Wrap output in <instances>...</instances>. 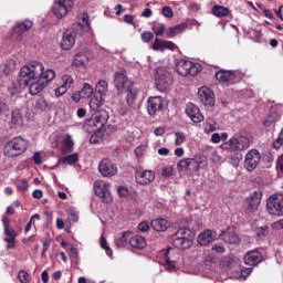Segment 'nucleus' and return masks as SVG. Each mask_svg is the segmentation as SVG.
Returning <instances> with one entry per match:
<instances>
[{"instance_id":"obj_47","label":"nucleus","mask_w":283,"mask_h":283,"mask_svg":"<svg viewBox=\"0 0 283 283\" xmlns=\"http://www.w3.org/2000/svg\"><path fill=\"white\" fill-rule=\"evenodd\" d=\"M189 233H191L189 229L181 228L175 233L174 238H188L187 235H189Z\"/></svg>"},{"instance_id":"obj_3","label":"nucleus","mask_w":283,"mask_h":283,"mask_svg":"<svg viewBox=\"0 0 283 283\" xmlns=\"http://www.w3.org/2000/svg\"><path fill=\"white\" fill-rule=\"evenodd\" d=\"M28 150V140L23 137L18 136L9 140L3 149L4 156L8 158H17V156H21L24 151Z\"/></svg>"},{"instance_id":"obj_45","label":"nucleus","mask_w":283,"mask_h":283,"mask_svg":"<svg viewBox=\"0 0 283 283\" xmlns=\"http://www.w3.org/2000/svg\"><path fill=\"white\" fill-rule=\"evenodd\" d=\"M18 277L20 280L21 283H28L30 282V274L23 270H21L19 273H18Z\"/></svg>"},{"instance_id":"obj_27","label":"nucleus","mask_w":283,"mask_h":283,"mask_svg":"<svg viewBox=\"0 0 283 283\" xmlns=\"http://www.w3.org/2000/svg\"><path fill=\"white\" fill-rule=\"evenodd\" d=\"M172 244L176 247V249H189L193 244V241H191L189 238L174 237Z\"/></svg>"},{"instance_id":"obj_59","label":"nucleus","mask_w":283,"mask_h":283,"mask_svg":"<svg viewBox=\"0 0 283 283\" xmlns=\"http://www.w3.org/2000/svg\"><path fill=\"white\" fill-rule=\"evenodd\" d=\"M14 240H17V237L4 238V242H8L7 249H12V247H14Z\"/></svg>"},{"instance_id":"obj_55","label":"nucleus","mask_w":283,"mask_h":283,"mask_svg":"<svg viewBox=\"0 0 283 283\" xmlns=\"http://www.w3.org/2000/svg\"><path fill=\"white\" fill-rule=\"evenodd\" d=\"M161 176L165 178H169V176H174V167H166L161 170Z\"/></svg>"},{"instance_id":"obj_41","label":"nucleus","mask_w":283,"mask_h":283,"mask_svg":"<svg viewBox=\"0 0 283 283\" xmlns=\"http://www.w3.org/2000/svg\"><path fill=\"white\" fill-rule=\"evenodd\" d=\"M99 140H103V129H97L91 137L90 143L96 145Z\"/></svg>"},{"instance_id":"obj_4","label":"nucleus","mask_w":283,"mask_h":283,"mask_svg":"<svg viewBox=\"0 0 283 283\" xmlns=\"http://www.w3.org/2000/svg\"><path fill=\"white\" fill-rule=\"evenodd\" d=\"M251 145L249 137H232L228 142L221 144V149L227 151H244Z\"/></svg>"},{"instance_id":"obj_63","label":"nucleus","mask_w":283,"mask_h":283,"mask_svg":"<svg viewBox=\"0 0 283 283\" xmlns=\"http://www.w3.org/2000/svg\"><path fill=\"white\" fill-rule=\"evenodd\" d=\"M212 251H216V253H224V251H227V249H224V247H222L220 244H214L212 247Z\"/></svg>"},{"instance_id":"obj_24","label":"nucleus","mask_w":283,"mask_h":283,"mask_svg":"<svg viewBox=\"0 0 283 283\" xmlns=\"http://www.w3.org/2000/svg\"><path fill=\"white\" fill-rule=\"evenodd\" d=\"M216 78L219 83H233L235 81V73L233 71H218L216 73Z\"/></svg>"},{"instance_id":"obj_20","label":"nucleus","mask_w":283,"mask_h":283,"mask_svg":"<svg viewBox=\"0 0 283 283\" xmlns=\"http://www.w3.org/2000/svg\"><path fill=\"white\" fill-rule=\"evenodd\" d=\"M216 238V231L208 229L198 235L197 241L200 247H207L208 244H211V242H213Z\"/></svg>"},{"instance_id":"obj_18","label":"nucleus","mask_w":283,"mask_h":283,"mask_svg":"<svg viewBox=\"0 0 283 283\" xmlns=\"http://www.w3.org/2000/svg\"><path fill=\"white\" fill-rule=\"evenodd\" d=\"M113 83L117 90V94H123V92H125L127 87H132V83L129 82L127 76L120 72L115 73Z\"/></svg>"},{"instance_id":"obj_52","label":"nucleus","mask_w":283,"mask_h":283,"mask_svg":"<svg viewBox=\"0 0 283 283\" xmlns=\"http://www.w3.org/2000/svg\"><path fill=\"white\" fill-rule=\"evenodd\" d=\"M17 187L19 191H25L29 187L28 181L25 179H20L17 181Z\"/></svg>"},{"instance_id":"obj_7","label":"nucleus","mask_w":283,"mask_h":283,"mask_svg":"<svg viewBox=\"0 0 283 283\" xmlns=\"http://www.w3.org/2000/svg\"><path fill=\"white\" fill-rule=\"evenodd\" d=\"M73 6L74 0H54L52 12L56 19H63V17H67Z\"/></svg>"},{"instance_id":"obj_64","label":"nucleus","mask_w":283,"mask_h":283,"mask_svg":"<svg viewBox=\"0 0 283 283\" xmlns=\"http://www.w3.org/2000/svg\"><path fill=\"white\" fill-rule=\"evenodd\" d=\"M276 169L283 174V156H280L277 161H276Z\"/></svg>"},{"instance_id":"obj_29","label":"nucleus","mask_w":283,"mask_h":283,"mask_svg":"<svg viewBox=\"0 0 283 283\" xmlns=\"http://www.w3.org/2000/svg\"><path fill=\"white\" fill-rule=\"evenodd\" d=\"M94 120L97 125L103 127L109 120V113L105 109H99L94 114Z\"/></svg>"},{"instance_id":"obj_19","label":"nucleus","mask_w":283,"mask_h":283,"mask_svg":"<svg viewBox=\"0 0 283 283\" xmlns=\"http://www.w3.org/2000/svg\"><path fill=\"white\" fill-rule=\"evenodd\" d=\"M186 114L189 116L192 123H202L205 120V116L200 113V108L196 106L193 103H189L186 107Z\"/></svg>"},{"instance_id":"obj_17","label":"nucleus","mask_w":283,"mask_h":283,"mask_svg":"<svg viewBox=\"0 0 283 283\" xmlns=\"http://www.w3.org/2000/svg\"><path fill=\"white\" fill-rule=\"evenodd\" d=\"M156 179V174L151 170H137L135 180L137 185H151Z\"/></svg>"},{"instance_id":"obj_61","label":"nucleus","mask_w":283,"mask_h":283,"mask_svg":"<svg viewBox=\"0 0 283 283\" xmlns=\"http://www.w3.org/2000/svg\"><path fill=\"white\" fill-rule=\"evenodd\" d=\"M138 229H139V231L145 233V232L149 231V224L147 222H140L138 224Z\"/></svg>"},{"instance_id":"obj_11","label":"nucleus","mask_w":283,"mask_h":283,"mask_svg":"<svg viewBox=\"0 0 283 283\" xmlns=\"http://www.w3.org/2000/svg\"><path fill=\"white\" fill-rule=\"evenodd\" d=\"M20 76V83L22 85H25V87H29V94H31V96H36V94H41L42 90H45V87H48L45 85V82H43V80L36 78V80H30L28 83H25V80Z\"/></svg>"},{"instance_id":"obj_10","label":"nucleus","mask_w":283,"mask_h":283,"mask_svg":"<svg viewBox=\"0 0 283 283\" xmlns=\"http://www.w3.org/2000/svg\"><path fill=\"white\" fill-rule=\"evenodd\" d=\"M261 161L262 155H260V151H258V149H251L245 155L244 168L247 171H254Z\"/></svg>"},{"instance_id":"obj_14","label":"nucleus","mask_w":283,"mask_h":283,"mask_svg":"<svg viewBox=\"0 0 283 283\" xmlns=\"http://www.w3.org/2000/svg\"><path fill=\"white\" fill-rule=\"evenodd\" d=\"M198 98L202 105L206 107H213L216 105V98L213 97V92L209 87L203 86L198 91Z\"/></svg>"},{"instance_id":"obj_34","label":"nucleus","mask_w":283,"mask_h":283,"mask_svg":"<svg viewBox=\"0 0 283 283\" xmlns=\"http://www.w3.org/2000/svg\"><path fill=\"white\" fill-rule=\"evenodd\" d=\"M96 92L101 95V98L107 94V90H109V84L105 80L98 81V83L95 86Z\"/></svg>"},{"instance_id":"obj_32","label":"nucleus","mask_w":283,"mask_h":283,"mask_svg":"<svg viewBox=\"0 0 283 283\" xmlns=\"http://www.w3.org/2000/svg\"><path fill=\"white\" fill-rule=\"evenodd\" d=\"M126 103L129 107L134 105V101H136V97L138 96V90H136L134 86H128L126 90Z\"/></svg>"},{"instance_id":"obj_44","label":"nucleus","mask_w":283,"mask_h":283,"mask_svg":"<svg viewBox=\"0 0 283 283\" xmlns=\"http://www.w3.org/2000/svg\"><path fill=\"white\" fill-rule=\"evenodd\" d=\"M153 30H154L156 36H163V34H165V24H163V23L154 24Z\"/></svg>"},{"instance_id":"obj_23","label":"nucleus","mask_w":283,"mask_h":283,"mask_svg":"<svg viewBox=\"0 0 283 283\" xmlns=\"http://www.w3.org/2000/svg\"><path fill=\"white\" fill-rule=\"evenodd\" d=\"M32 28V21L25 20L23 22H19L13 27V35L17 34L15 40L19 41L21 39V34L23 32H28Z\"/></svg>"},{"instance_id":"obj_53","label":"nucleus","mask_w":283,"mask_h":283,"mask_svg":"<svg viewBox=\"0 0 283 283\" xmlns=\"http://www.w3.org/2000/svg\"><path fill=\"white\" fill-rule=\"evenodd\" d=\"M64 147H66V149H72V147H74V140H72V135H66L64 139Z\"/></svg>"},{"instance_id":"obj_5","label":"nucleus","mask_w":283,"mask_h":283,"mask_svg":"<svg viewBox=\"0 0 283 283\" xmlns=\"http://www.w3.org/2000/svg\"><path fill=\"white\" fill-rule=\"evenodd\" d=\"M155 81L158 90H167V87L174 83V80L171 78V71L166 66L157 67Z\"/></svg>"},{"instance_id":"obj_57","label":"nucleus","mask_w":283,"mask_h":283,"mask_svg":"<svg viewBox=\"0 0 283 283\" xmlns=\"http://www.w3.org/2000/svg\"><path fill=\"white\" fill-rule=\"evenodd\" d=\"M118 195L120 196V198H127V196H129V189H127L126 187L120 186L118 188Z\"/></svg>"},{"instance_id":"obj_43","label":"nucleus","mask_w":283,"mask_h":283,"mask_svg":"<svg viewBox=\"0 0 283 283\" xmlns=\"http://www.w3.org/2000/svg\"><path fill=\"white\" fill-rule=\"evenodd\" d=\"M153 50L165 52V41H161L160 39L156 38L153 44Z\"/></svg>"},{"instance_id":"obj_33","label":"nucleus","mask_w":283,"mask_h":283,"mask_svg":"<svg viewBox=\"0 0 283 283\" xmlns=\"http://www.w3.org/2000/svg\"><path fill=\"white\" fill-rule=\"evenodd\" d=\"M73 65H76L77 67L87 65V55H85L83 52L75 54L73 59Z\"/></svg>"},{"instance_id":"obj_38","label":"nucleus","mask_w":283,"mask_h":283,"mask_svg":"<svg viewBox=\"0 0 283 283\" xmlns=\"http://www.w3.org/2000/svg\"><path fill=\"white\" fill-rule=\"evenodd\" d=\"M80 93L82 94V97L90 98V96L94 94V88H92V85H90L88 83H84Z\"/></svg>"},{"instance_id":"obj_9","label":"nucleus","mask_w":283,"mask_h":283,"mask_svg":"<svg viewBox=\"0 0 283 283\" xmlns=\"http://www.w3.org/2000/svg\"><path fill=\"white\" fill-rule=\"evenodd\" d=\"M176 70L180 76H196L198 74V66L189 60L177 62Z\"/></svg>"},{"instance_id":"obj_13","label":"nucleus","mask_w":283,"mask_h":283,"mask_svg":"<svg viewBox=\"0 0 283 283\" xmlns=\"http://www.w3.org/2000/svg\"><path fill=\"white\" fill-rule=\"evenodd\" d=\"M74 85V77L70 74H64L61 76V85L54 90L56 98L67 94V90Z\"/></svg>"},{"instance_id":"obj_51","label":"nucleus","mask_w":283,"mask_h":283,"mask_svg":"<svg viewBox=\"0 0 283 283\" xmlns=\"http://www.w3.org/2000/svg\"><path fill=\"white\" fill-rule=\"evenodd\" d=\"M4 234L8 238H17V232L8 224L4 226Z\"/></svg>"},{"instance_id":"obj_46","label":"nucleus","mask_w":283,"mask_h":283,"mask_svg":"<svg viewBox=\"0 0 283 283\" xmlns=\"http://www.w3.org/2000/svg\"><path fill=\"white\" fill-rule=\"evenodd\" d=\"M175 136H176L175 145L177 146L182 145V143L187 140L185 133H175Z\"/></svg>"},{"instance_id":"obj_21","label":"nucleus","mask_w":283,"mask_h":283,"mask_svg":"<svg viewBox=\"0 0 283 283\" xmlns=\"http://www.w3.org/2000/svg\"><path fill=\"white\" fill-rule=\"evenodd\" d=\"M178 171H193L196 174V161L193 158L180 159L177 164Z\"/></svg>"},{"instance_id":"obj_58","label":"nucleus","mask_w":283,"mask_h":283,"mask_svg":"<svg viewBox=\"0 0 283 283\" xmlns=\"http://www.w3.org/2000/svg\"><path fill=\"white\" fill-rule=\"evenodd\" d=\"M165 50L175 51L176 50V44L171 41H164V51Z\"/></svg>"},{"instance_id":"obj_2","label":"nucleus","mask_w":283,"mask_h":283,"mask_svg":"<svg viewBox=\"0 0 283 283\" xmlns=\"http://www.w3.org/2000/svg\"><path fill=\"white\" fill-rule=\"evenodd\" d=\"M90 14L83 13L80 18V22L73 24L72 29L66 30L63 33L61 48L62 50H72L74 43H76V36H81L90 32Z\"/></svg>"},{"instance_id":"obj_50","label":"nucleus","mask_w":283,"mask_h":283,"mask_svg":"<svg viewBox=\"0 0 283 283\" xmlns=\"http://www.w3.org/2000/svg\"><path fill=\"white\" fill-rule=\"evenodd\" d=\"M101 247L106 251V255H112V249L107 245V239L104 237L101 238Z\"/></svg>"},{"instance_id":"obj_60","label":"nucleus","mask_w":283,"mask_h":283,"mask_svg":"<svg viewBox=\"0 0 283 283\" xmlns=\"http://www.w3.org/2000/svg\"><path fill=\"white\" fill-rule=\"evenodd\" d=\"M166 268L168 271H176V262L170 261L169 259L166 260Z\"/></svg>"},{"instance_id":"obj_22","label":"nucleus","mask_w":283,"mask_h":283,"mask_svg":"<svg viewBox=\"0 0 283 283\" xmlns=\"http://www.w3.org/2000/svg\"><path fill=\"white\" fill-rule=\"evenodd\" d=\"M244 262L248 264V266H255L262 262V254L255 250H252L244 255Z\"/></svg>"},{"instance_id":"obj_42","label":"nucleus","mask_w":283,"mask_h":283,"mask_svg":"<svg viewBox=\"0 0 283 283\" xmlns=\"http://www.w3.org/2000/svg\"><path fill=\"white\" fill-rule=\"evenodd\" d=\"M254 231H255L256 238H266V235L270 233L268 226L256 228Z\"/></svg>"},{"instance_id":"obj_31","label":"nucleus","mask_w":283,"mask_h":283,"mask_svg":"<svg viewBox=\"0 0 283 283\" xmlns=\"http://www.w3.org/2000/svg\"><path fill=\"white\" fill-rule=\"evenodd\" d=\"M186 28H187V23H181L175 27H170L166 31V36L168 39H174V36H177V34H180V32H182Z\"/></svg>"},{"instance_id":"obj_15","label":"nucleus","mask_w":283,"mask_h":283,"mask_svg":"<svg viewBox=\"0 0 283 283\" xmlns=\"http://www.w3.org/2000/svg\"><path fill=\"white\" fill-rule=\"evenodd\" d=\"M147 103L149 116H156L158 112H163V109H165V99L160 96L149 97Z\"/></svg>"},{"instance_id":"obj_40","label":"nucleus","mask_w":283,"mask_h":283,"mask_svg":"<svg viewBox=\"0 0 283 283\" xmlns=\"http://www.w3.org/2000/svg\"><path fill=\"white\" fill-rule=\"evenodd\" d=\"M64 165H76L78 163V156L76 154L69 155L61 159Z\"/></svg>"},{"instance_id":"obj_26","label":"nucleus","mask_w":283,"mask_h":283,"mask_svg":"<svg viewBox=\"0 0 283 283\" xmlns=\"http://www.w3.org/2000/svg\"><path fill=\"white\" fill-rule=\"evenodd\" d=\"M220 238L226 242V244H240V237H238L235 232H222Z\"/></svg>"},{"instance_id":"obj_56","label":"nucleus","mask_w":283,"mask_h":283,"mask_svg":"<svg viewBox=\"0 0 283 283\" xmlns=\"http://www.w3.org/2000/svg\"><path fill=\"white\" fill-rule=\"evenodd\" d=\"M69 220L71 222H78V213H76L75 210H70L69 211Z\"/></svg>"},{"instance_id":"obj_30","label":"nucleus","mask_w":283,"mask_h":283,"mask_svg":"<svg viewBox=\"0 0 283 283\" xmlns=\"http://www.w3.org/2000/svg\"><path fill=\"white\" fill-rule=\"evenodd\" d=\"M129 244L133 249H145L147 247V240L145 237L134 235L129 238Z\"/></svg>"},{"instance_id":"obj_8","label":"nucleus","mask_w":283,"mask_h":283,"mask_svg":"<svg viewBox=\"0 0 283 283\" xmlns=\"http://www.w3.org/2000/svg\"><path fill=\"white\" fill-rule=\"evenodd\" d=\"M95 195L102 199L103 202L109 205L114 199L112 198V192H109V184L103 180L94 182Z\"/></svg>"},{"instance_id":"obj_16","label":"nucleus","mask_w":283,"mask_h":283,"mask_svg":"<svg viewBox=\"0 0 283 283\" xmlns=\"http://www.w3.org/2000/svg\"><path fill=\"white\" fill-rule=\"evenodd\" d=\"M262 202V190H254L252 196L248 199V207L245 208V213H255L258 207Z\"/></svg>"},{"instance_id":"obj_49","label":"nucleus","mask_w":283,"mask_h":283,"mask_svg":"<svg viewBox=\"0 0 283 283\" xmlns=\"http://www.w3.org/2000/svg\"><path fill=\"white\" fill-rule=\"evenodd\" d=\"M240 160H242V154H234V156L230 157V165H233V167H235L240 164Z\"/></svg>"},{"instance_id":"obj_36","label":"nucleus","mask_w":283,"mask_h":283,"mask_svg":"<svg viewBox=\"0 0 283 283\" xmlns=\"http://www.w3.org/2000/svg\"><path fill=\"white\" fill-rule=\"evenodd\" d=\"M279 120L280 118L277 117V113L272 112L265 117L263 125L264 127H271V125H275Z\"/></svg>"},{"instance_id":"obj_37","label":"nucleus","mask_w":283,"mask_h":283,"mask_svg":"<svg viewBox=\"0 0 283 283\" xmlns=\"http://www.w3.org/2000/svg\"><path fill=\"white\" fill-rule=\"evenodd\" d=\"M212 14H214V17H219V18L228 17L229 9L226 7H222V6H214L212 8Z\"/></svg>"},{"instance_id":"obj_39","label":"nucleus","mask_w":283,"mask_h":283,"mask_svg":"<svg viewBox=\"0 0 283 283\" xmlns=\"http://www.w3.org/2000/svg\"><path fill=\"white\" fill-rule=\"evenodd\" d=\"M88 105L93 112H96L103 105V101H101V97L94 96L91 98Z\"/></svg>"},{"instance_id":"obj_54","label":"nucleus","mask_w":283,"mask_h":283,"mask_svg":"<svg viewBox=\"0 0 283 283\" xmlns=\"http://www.w3.org/2000/svg\"><path fill=\"white\" fill-rule=\"evenodd\" d=\"M151 39H154V33H151L149 31L142 33V41L144 43H149V41H151Z\"/></svg>"},{"instance_id":"obj_1","label":"nucleus","mask_w":283,"mask_h":283,"mask_svg":"<svg viewBox=\"0 0 283 283\" xmlns=\"http://www.w3.org/2000/svg\"><path fill=\"white\" fill-rule=\"evenodd\" d=\"M44 70L43 63L32 61L21 67L20 76L24 80V83H28L29 81H36V78H39L48 86L51 81H54L56 77V72L52 69H48L46 71Z\"/></svg>"},{"instance_id":"obj_62","label":"nucleus","mask_w":283,"mask_h":283,"mask_svg":"<svg viewBox=\"0 0 283 283\" xmlns=\"http://www.w3.org/2000/svg\"><path fill=\"white\" fill-rule=\"evenodd\" d=\"M282 145H283V138L279 136L275 139V142L273 143V147H274V149H280V147H282Z\"/></svg>"},{"instance_id":"obj_28","label":"nucleus","mask_w":283,"mask_h":283,"mask_svg":"<svg viewBox=\"0 0 283 283\" xmlns=\"http://www.w3.org/2000/svg\"><path fill=\"white\" fill-rule=\"evenodd\" d=\"M195 160V174H199L200 169H207L209 163L207 160V156L199 155L193 158Z\"/></svg>"},{"instance_id":"obj_6","label":"nucleus","mask_w":283,"mask_h":283,"mask_svg":"<svg viewBox=\"0 0 283 283\" xmlns=\"http://www.w3.org/2000/svg\"><path fill=\"white\" fill-rule=\"evenodd\" d=\"M270 216H283V195L274 193L266 201Z\"/></svg>"},{"instance_id":"obj_12","label":"nucleus","mask_w":283,"mask_h":283,"mask_svg":"<svg viewBox=\"0 0 283 283\" xmlns=\"http://www.w3.org/2000/svg\"><path fill=\"white\" fill-rule=\"evenodd\" d=\"M98 171L104 178H112V176L118 174V167L112 160L104 158L98 164Z\"/></svg>"},{"instance_id":"obj_48","label":"nucleus","mask_w":283,"mask_h":283,"mask_svg":"<svg viewBox=\"0 0 283 283\" xmlns=\"http://www.w3.org/2000/svg\"><path fill=\"white\" fill-rule=\"evenodd\" d=\"M163 14L166 17V19H174V10L171 7L166 6L161 9Z\"/></svg>"},{"instance_id":"obj_35","label":"nucleus","mask_w":283,"mask_h":283,"mask_svg":"<svg viewBox=\"0 0 283 283\" xmlns=\"http://www.w3.org/2000/svg\"><path fill=\"white\" fill-rule=\"evenodd\" d=\"M130 232H122V235L116 239L115 244L117 249H123L127 245Z\"/></svg>"},{"instance_id":"obj_25","label":"nucleus","mask_w":283,"mask_h":283,"mask_svg":"<svg viewBox=\"0 0 283 283\" xmlns=\"http://www.w3.org/2000/svg\"><path fill=\"white\" fill-rule=\"evenodd\" d=\"M150 227L151 229H154V231H167V229L169 227H171V223H169L167 221V219H163V218H159V219H154L151 222H150Z\"/></svg>"}]
</instances>
